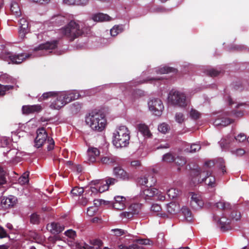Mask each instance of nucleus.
<instances>
[{
  "label": "nucleus",
  "mask_w": 249,
  "mask_h": 249,
  "mask_svg": "<svg viewBox=\"0 0 249 249\" xmlns=\"http://www.w3.org/2000/svg\"><path fill=\"white\" fill-rule=\"evenodd\" d=\"M236 144L237 143H241L245 141L247 139V136L243 133H240L237 136H234Z\"/></svg>",
  "instance_id": "c03bdc74"
},
{
  "label": "nucleus",
  "mask_w": 249,
  "mask_h": 249,
  "mask_svg": "<svg viewBox=\"0 0 249 249\" xmlns=\"http://www.w3.org/2000/svg\"><path fill=\"white\" fill-rule=\"evenodd\" d=\"M138 243L141 245H151L153 242L150 241L149 239H141L138 240Z\"/></svg>",
  "instance_id": "e2e57ef3"
},
{
  "label": "nucleus",
  "mask_w": 249,
  "mask_h": 249,
  "mask_svg": "<svg viewBox=\"0 0 249 249\" xmlns=\"http://www.w3.org/2000/svg\"><path fill=\"white\" fill-rule=\"evenodd\" d=\"M91 184L92 185L98 186V191L99 193H103L107 190L109 188V186L106 183V182L103 180H93L91 182Z\"/></svg>",
  "instance_id": "b1692460"
},
{
  "label": "nucleus",
  "mask_w": 249,
  "mask_h": 249,
  "mask_svg": "<svg viewBox=\"0 0 249 249\" xmlns=\"http://www.w3.org/2000/svg\"><path fill=\"white\" fill-rule=\"evenodd\" d=\"M0 80L4 83H13L14 79L10 75L6 73L1 74L0 76Z\"/></svg>",
  "instance_id": "4c0bfd02"
},
{
  "label": "nucleus",
  "mask_w": 249,
  "mask_h": 249,
  "mask_svg": "<svg viewBox=\"0 0 249 249\" xmlns=\"http://www.w3.org/2000/svg\"><path fill=\"white\" fill-rule=\"evenodd\" d=\"M14 88V86L3 85L0 84V96L4 95L6 91L13 89Z\"/></svg>",
  "instance_id": "79ce46f5"
},
{
  "label": "nucleus",
  "mask_w": 249,
  "mask_h": 249,
  "mask_svg": "<svg viewBox=\"0 0 249 249\" xmlns=\"http://www.w3.org/2000/svg\"><path fill=\"white\" fill-rule=\"evenodd\" d=\"M92 19L94 21H105L110 20V17L107 14L100 13L94 15L92 17Z\"/></svg>",
  "instance_id": "2f4dec72"
},
{
  "label": "nucleus",
  "mask_w": 249,
  "mask_h": 249,
  "mask_svg": "<svg viewBox=\"0 0 249 249\" xmlns=\"http://www.w3.org/2000/svg\"><path fill=\"white\" fill-rule=\"evenodd\" d=\"M176 70L172 68L168 67L167 66H163L162 67L159 68L157 73L161 74L168 73L171 72H175Z\"/></svg>",
  "instance_id": "ea45409f"
},
{
  "label": "nucleus",
  "mask_w": 249,
  "mask_h": 249,
  "mask_svg": "<svg viewBox=\"0 0 249 249\" xmlns=\"http://www.w3.org/2000/svg\"><path fill=\"white\" fill-rule=\"evenodd\" d=\"M214 166L213 161H208L205 163L202 169H196L192 171L193 176L192 181L194 184L200 183L203 182L209 187H213L215 184L214 177L212 175V168Z\"/></svg>",
  "instance_id": "f257e3e1"
},
{
  "label": "nucleus",
  "mask_w": 249,
  "mask_h": 249,
  "mask_svg": "<svg viewBox=\"0 0 249 249\" xmlns=\"http://www.w3.org/2000/svg\"><path fill=\"white\" fill-rule=\"evenodd\" d=\"M97 209L96 208L92 207H89L87 210V214L90 216H92L97 211Z\"/></svg>",
  "instance_id": "69168bd1"
},
{
  "label": "nucleus",
  "mask_w": 249,
  "mask_h": 249,
  "mask_svg": "<svg viewBox=\"0 0 249 249\" xmlns=\"http://www.w3.org/2000/svg\"><path fill=\"white\" fill-rule=\"evenodd\" d=\"M19 24L20 25L18 31L19 36L23 39L29 32V23L26 18H22L19 20Z\"/></svg>",
  "instance_id": "4468645a"
},
{
  "label": "nucleus",
  "mask_w": 249,
  "mask_h": 249,
  "mask_svg": "<svg viewBox=\"0 0 249 249\" xmlns=\"http://www.w3.org/2000/svg\"><path fill=\"white\" fill-rule=\"evenodd\" d=\"M41 109V106L39 105H25L22 106V107L23 114L26 115L35 112H39Z\"/></svg>",
  "instance_id": "dca6fc26"
},
{
  "label": "nucleus",
  "mask_w": 249,
  "mask_h": 249,
  "mask_svg": "<svg viewBox=\"0 0 249 249\" xmlns=\"http://www.w3.org/2000/svg\"><path fill=\"white\" fill-rule=\"evenodd\" d=\"M30 222L33 224H38L39 223V216L36 213H33L30 216Z\"/></svg>",
  "instance_id": "052dcab7"
},
{
  "label": "nucleus",
  "mask_w": 249,
  "mask_h": 249,
  "mask_svg": "<svg viewBox=\"0 0 249 249\" xmlns=\"http://www.w3.org/2000/svg\"><path fill=\"white\" fill-rule=\"evenodd\" d=\"M47 228L51 233L56 234L61 232L64 230V226L58 222H52L47 225Z\"/></svg>",
  "instance_id": "6ab92c4d"
},
{
  "label": "nucleus",
  "mask_w": 249,
  "mask_h": 249,
  "mask_svg": "<svg viewBox=\"0 0 249 249\" xmlns=\"http://www.w3.org/2000/svg\"><path fill=\"white\" fill-rule=\"evenodd\" d=\"M175 158L171 153H167L163 156L162 160L167 162L175 161Z\"/></svg>",
  "instance_id": "5fc2aeb1"
},
{
  "label": "nucleus",
  "mask_w": 249,
  "mask_h": 249,
  "mask_svg": "<svg viewBox=\"0 0 249 249\" xmlns=\"http://www.w3.org/2000/svg\"><path fill=\"white\" fill-rule=\"evenodd\" d=\"M63 97V100L66 102V104L71 102V101L76 99L79 97V94L74 92H63L60 93Z\"/></svg>",
  "instance_id": "4be33fe9"
},
{
  "label": "nucleus",
  "mask_w": 249,
  "mask_h": 249,
  "mask_svg": "<svg viewBox=\"0 0 249 249\" xmlns=\"http://www.w3.org/2000/svg\"><path fill=\"white\" fill-rule=\"evenodd\" d=\"M181 212L186 220L191 222L193 220V216L190 210L186 207H183L181 209Z\"/></svg>",
  "instance_id": "72a5a7b5"
},
{
  "label": "nucleus",
  "mask_w": 249,
  "mask_h": 249,
  "mask_svg": "<svg viewBox=\"0 0 249 249\" xmlns=\"http://www.w3.org/2000/svg\"><path fill=\"white\" fill-rule=\"evenodd\" d=\"M244 115V113L241 111H234L231 113L226 114L230 118H232L235 120V118H238L242 117Z\"/></svg>",
  "instance_id": "49530a36"
},
{
  "label": "nucleus",
  "mask_w": 249,
  "mask_h": 249,
  "mask_svg": "<svg viewBox=\"0 0 249 249\" xmlns=\"http://www.w3.org/2000/svg\"><path fill=\"white\" fill-rule=\"evenodd\" d=\"M217 208L223 210H228L231 208V205L229 203L225 201H219L216 203Z\"/></svg>",
  "instance_id": "37998d69"
},
{
  "label": "nucleus",
  "mask_w": 249,
  "mask_h": 249,
  "mask_svg": "<svg viewBox=\"0 0 249 249\" xmlns=\"http://www.w3.org/2000/svg\"><path fill=\"white\" fill-rule=\"evenodd\" d=\"M168 100L172 105L180 107H185L187 105L185 94L178 90L171 91L169 94Z\"/></svg>",
  "instance_id": "39448f33"
},
{
  "label": "nucleus",
  "mask_w": 249,
  "mask_h": 249,
  "mask_svg": "<svg viewBox=\"0 0 249 249\" xmlns=\"http://www.w3.org/2000/svg\"><path fill=\"white\" fill-rule=\"evenodd\" d=\"M90 243L92 246L86 244L84 246L85 249H98L103 245L102 241L99 239H93L90 240Z\"/></svg>",
  "instance_id": "c85d7f7f"
},
{
  "label": "nucleus",
  "mask_w": 249,
  "mask_h": 249,
  "mask_svg": "<svg viewBox=\"0 0 249 249\" xmlns=\"http://www.w3.org/2000/svg\"><path fill=\"white\" fill-rule=\"evenodd\" d=\"M223 150H229L236 146L234 136L229 135L223 138L219 142Z\"/></svg>",
  "instance_id": "6e6552de"
},
{
  "label": "nucleus",
  "mask_w": 249,
  "mask_h": 249,
  "mask_svg": "<svg viewBox=\"0 0 249 249\" xmlns=\"http://www.w3.org/2000/svg\"><path fill=\"white\" fill-rule=\"evenodd\" d=\"M167 211L171 214H175L180 210V206L178 204L171 202L167 205Z\"/></svg>",
  "instance_id": "a878e982"
},
{
  "label": "nucleus",
  "mask_w": 249,
  "mask_h": 249,
  "mask_svg": "<svg viewBox=\"0 0 249 249\" xmlns=\"http://www.w3.org/2000/svg\"><path fill=\"white\" fill-rule=\"evenodd\" d=\"M58 44V41L53 40L51 42H46L45 43L40 44L38 47L35 48V51L42 50H53L56 48Z\"/></svg>",
  "instance_id": "412c9836"
},
{
  "label": "nucleus",
  "mask_w": 249,
  "mask_h": 249,
  "mask_svg": "<svg viewBox=\"0 0 249 249\" xmlns=\"http://www.w3.org/2000/svg\"><path fill=\"white\" fill-rule=\"evenodd\" d=\"M141 209V205L139 204L134 203L131 204L129 207L128 212H124L121 213L122 217H124L128 219L133 217L134 214H138Z\"/></svg>",
  "instance_id": "ddd939ff"
},
{
  "label": "nucleus",
  "mask_w": 249,
  "mask_h": 249,
  "mask_svg": "<svg viewBox=\"0 0 249 249\" xmlns=\"http://www.w3.org/2000/svg\"><path fill=\"white\" fill-rule=\"evenodd\" d=\"M213 218L214 220L217 221V223L221 225V229L225 228L226 226L229 225L231 222V220L230 219L227 218L224 216H222L217 220L216 219L215 216L213 217Z\"/></svg>",
  "instance_id": "473e14b6"
},
{
  "label": "nucleus",
  "mask_w": 249,
  "mask_h": 249,
  "mask_svg": "<svg viewBox=\"0 0 249 249\" xmlns=\"http://www.w3.org/2000/svg\"><path fill=\"white\" fill-rule=\"evenodd\" d=\"M113 174L117 178L123 181L129 180L131 177L129 174L121 166H117L113 168Z\"/></svg>",
  "instance_id": "f8f14e48"
},
{
  "label": "nucleus",
  "mask_w": 249,
  "mask_h": 249,
  "mask_svg": "<svg viewBox=\"0 0 249 249\" xmlns=\"http://www.w3.org/2000/svg\"><path fill=\"white\" fill-rule=\"evenodd\" d=\"M86 124L94 131L102 132L107 124L105 115L100 111H93L86 117Z\"/></svg>",
  "instance_id": "f03ea898"
},
{
  "label": "nucleus",
  "mask_w": 249,
  "mask_h": 249,
  "mask_svg": "<svg viewBox=\"0 0 249 249\" xmlns=\"http://www.w3.org/2000/svg\"><path fill=\"white\" fill-rule=\"evenodd\" d=\"M153 177H151L149 173L143 174L139 176L137 179L138 185L145 186L151 188L155 185L156 181L153 180Z\"/></svg>",
  "instance_id": "1a4fd4ad"
},
{
  "label": "nucleus",
  "mask_w": 249,
  "mask_h": 249,
  "mask_svg": "<svg viewBox=\"0 0 249 249\" xmlns=\"http://www.w3.org/2000/svg\"><path fill=\"white\" fill-rule=\"evenodd\" d=\"M180 193V191L175 188H171L167 190V194L168 196L171 198L177 197Z\"/></svg>",
  "instance_id": "58836bf2"
},
{
  "label": "nucleus",
  "mask_w": 249,
  "mask_h": 249,
  "mask_svg": "<svg viewBox=\"0 0 249 249\" xmlns=\"http://www.w3.org/2000/svg\"><path fill=\"white\" fill-rule=\"evenodd\" d=\"M201 148L199 143H193L184 149V151L189 153H195L198 151Z\"/></svg>",
  "instance_id": "f704fd0d"
},
{
  "label": "nucleus",
  "mask_w": 249,
  "mask_h": 249,
  "mask_svg": "<svg viewBox=\"0 0 249 249\" xmlns=\"http://www.w3.org/2000/svg\"><path fill=\"white\" fill-rule=\"evenodd\" d=\"M117 161V158L112 155L109 156H104L101 158L100 162L106 165H113Z\"/></svg>",
  "instance_id": "bb28decb"
},
{
  "label": "nucleus",
  "mask_w": 249,
  "mask_h": 249,
  "mask_svg": "<svg viewBox=\"0 0 249 249\" xmlns=\"http://www.w3.org/2000/svg\"><path fill=\"white\" fill-rule=\"evenodd\" d=\"M18 199L14 196L9 195L8 196H3L1 198L0 205L1 207L7 210L13 208L17 203Z\"/></svg>",
  "instance_id": "9d476101"
},
{
  "label": "nucleus",
  "mask_w": 249,
  "mask_h": 249,
  "mask_svg": "<svg viewBox=\"0 0 249 249\" xmlns=\"http://www.w3.org/2000/svg\"><path fill=\"white\" fill-rule=\"evenodd\" d=\"M241 217V214L237 212H233L231 216V218L237 221L240 219Z\"/></svg>",
  "instance_id": "774afa93"
},
{
  "label": "nucleus",
  "mask_w": 249,
  "mask_h": 249,
  "mask_svg": "<svg viewBox=\"0 0 249 249\" xmlns=\"http://www.w3.org/2000/svg\"><path fill=\"white\" fill-rule=\"evenodd\" d=\"M118 180L117 178H107L105 182L108 185V186L111 185H114L115 183H117Z\"/></svg>",
  "instance_id": "0e129e2a"
},
{
  "label": "nucleus",
  "mask_w": 249,
  "mask_h": 249,
  "mask_svg": "<svg viewBox=\"0 0 249 249\" xmlns=\"http://www.w3.org/2000/svg\"><path fill=\"white\" fill-rule=\"evenodd\" d=\"M84 188L82 187H75L71 191V193L75 196H81L84 193Z\"/></svg>",
  "instance_id": "3c124183"
},
{
  "label": "nucleus",
  "mask_w": 249,
  "mask_h": 249,
  "mask_svg": "<svg viewBox=\"0 0 249 249\" xmlns=\"http://www.w3.org/2000/svg\"><path fill=\"white\" fill-rule=\"evenodd\" d=\"M10 10L12 14L16 18L19 17L21 15L20 9L18 3L12 2L11 4Z\"/></svg>",
  "instance_id": "c756f323"
},
{
  "label": "nucleus",
  "mask_w": 249,
  "mask_h": 249,
  "mask_svg": "<svg viewBox=\"0 0 249 249\" xmlns=\"http://www.w3.org/2000/svg\"><path fill=\"white\" fill-rule=\"evenodd\" d=\"M30 56L31 54L29 53H21L11 55L9 56V59L13 64H19L30 57Z\"/></svg>",
  "instance_id": "2eb2a0df"
},
{
  "label": "nucleus",
  "mask_w": 249,
  "mask_h": 249,
  "mask_svg": "<svg viewBox=\"0 0 249 249\" xmlns=\"http://www.w3.org/2000/svg\"><path fill=\"white\" fill-rule=\"evenodd\" d=\"M122 32V28L119 26H114L110 30V34L112 36H116Z\"/></svg>",
  "instance_id": "bf43d9fd"
},
{
  "label": "nucleus",
  "mask_w": 249,
  "mask_h": 249,
  "mask_svg": "<svg viewBox=\"0 0 249 249\" xmlns=\"http://www.w3.org/2000/svg\"><path fill=\"white\" fill-rule=\"evenodd\" d=\"M55 97L56 98L51 103L50 107L52 109H59L66 105V102L62 99L63 97L60 93L57 92V94Z\"/></svg>",
  "instance_id": "f3484780"
},
{
  "label": "nucleus",
  "mask_w": 249,
  "mask_h": 249,
  "mask_svg": "<svg viewBox=\"0 0 249 249\" xmlns=\"http://www.w3.org/2000/svg\"><path fill=\"white\" fill-rule=\"evenodd\" d=\"M201 116V114L196 110L192 109L190 112V116L193 119H197Z\"/></svg>",
  "instance_id": "13d9d810"
},
{
  "label": "nucleus",
  "mask_w": 249,
  "mask_h": 249,
  "mask_svg": "<svg viewBox=\"0 0 249 249\" xmlns=\"http://www.w3.org/2000/svg\"><path fill=\"white\" fill-rule=\"evenodd\" d=\"M175 121L178 124H182L185 120L184 115L181 112H177L175 116Z\"/></svg>",
  "instance_id": "864d4df0"
},
{
  "label": "nucleus",
  "mask_w": 249,
  "mask_h": 249,
  "mask_svg": "<svg viewBox=\"0 0 249 249\" xmlns=\"http://www.w3.org/2000/svg\"><path fill=\"white\" fill-rule=\"evenodd\" d=\"M129 140V131L125 126H119L113 133V142L117 148L127 146Z\"/></svg>",
  "instance_id": "20e7f679"
},
{
  "label": "nucleus",
  "mask_w": 249,
  "mask_h": 249,
  "mask_svg": "<svg viewBox=\"0 0 249 249\" xmlns=\"http://www.w3.org/2000/svg\"><path fill=\"white\" fill-rule=\"evenodd\" d=\"M29 173L26 172L24 173L21 177L18 178V182L20 184L24 185L29 182L28 177Z\"/></svg>",
  "instance_id": "603ef678"
},
{
  "label": "nucleus",
  "mask_w": 249,
  "mask_h": 249,
  "mask_svg": "<svg viewBox=\"0 0 249 249\" xmlns=\"http://www.w3.org/2000/svg\"><path fill=\"white\" fill-rule=\"evenodd\" d=\"M164 106L161 100H157V116L160 117L161 115Z\"/></svg>",
  "instance_id": "a18cd8bd"
},
{
  "label": "nucleus",
  "mask_w": 249,
  "mask_h": 249,
  "mask_svg": "<svg viewBox=\"0 0 249 249\" xmlns=\"http://www.w3.org/2000/svg\"><path fill=\"white\" fill-rule=\"evenodd\" d=\"M126 199L122 196H116L114 197V202L112 203L114 209L122 210L125 207V202Z\"/></svg>",
  "instance_id": "aec40b11"
},
{
  "label": "nucleus",
  "mask_w": 249,
  "mask_h": 249,
  "mask_svg": "<svg viewBox=\"0 0 249 249\" xmlns=\"http://www.w3.org/2000/svg\"><path fill=\"white\" fill-rule=\"evenodd\" d=\"M191 195L190 203L191 206L195 209H199L204 206V201L201 196L194 192L190 193Z\"/></svg>",
  "instance_id": "9b49d317"
},
{
  "label": "nucleus",
  "mask_w": 249,
  "mask_h": 249,
  "mask_svg": "<svg viewBox=\"0 0 249 249\" xmlns=\"http://www.w3.org/2000/svg\"><path fill=\"white\" fill-rule=\"evenodd\" d=\"M48 138V134L44 127L37 129L36 137L35 139V146L36 148L41 147Z\"/></svg>",
  "instance_id": "0eeeda50"
},
{
  "label": "nucleus",
  "mask_w": 249,
  "mask_h": 249,
  "mask_svg": "<svg viewBox=\"0 0 249 249\" xmlns=\"http://www.w3.org/2000/svg\"><path fill=\"white\" fill-rule=\"evenodd\" d=\"M230 152L232 155L236 157H242L245 154L246 151L242 148H238L236 149L233 148L231 149Z\"/></svg>",
  "instance_id": "c9c22d12"
},
{
  "label": "nucleus",
  "mask_w": 249,
  "mask_h": 249,
  "mask_svg": "<svg viewBox=\"0 0 249 249\" xmlns=\"http://www.w3.org/2000/svg\"><path fill=\"white\" fill-rule=\"evenodd\" d=\"M137 128L143 136L150 138L152 134L150 132L148 126L144 124H140L137 125Z\"/></svg>",
  "instance_id": "393cba45"
},
{
  "label": "nucleus",
  "mask_w": 249,
  "mask_h": 249,
  "mask_svg": "<svg viewBox=\"0 0 249 249\" xmlns=\"http://www.w3.org/2000/svg\"><path fill=\"white\" fill-rule=\"evenodd\" d=\"M170 129L169 125L165 123H163L158 126V130L162 134H166Z\"/></svg>",
  "instance_id": "a19ab883"
},
{
  "label": "nucleus",
  "mask_w": 249,
  "mask_h": 249,
  "mask_svg": "<svg viewBox=\"0 0 249 249\" xmlns=\"http://www.w3.org/2000/svg\"><path fill=\"white\" fill-rule=\"evenodd\" d=\"M234 120L230 118L227 116L217 118L213 122V124L215 126H226L231 124L233 123Z\"/></svg>",
  "instance_id": "a211bd4d"
},
{
  "label": "nucleus",
  "mask_w": 249,
  "mask_h": 249,
  "mask_svg": "<svg viewBox=\"0 0 249 249\" xmlns=\"http://www.w3.org/2000/svg\"><path fill=\"white\" fill-rule=\"evenodd\" d=\"M87 154L89 157L88 160L93 163L96 161V158L99 156L100 152L96 148L90 147L88 150Z\"/></svg>",
  "instance_id": "5701e85b"
},
{
  "label": "nucleus",
  "mask_w": 249,
  "mask_h": 249,
  "mask_svg": "<svg viewBox=\"0 0 249 249\" xmlns=\"http://www.w3.org/2000/svg\"><path fill=\"white\" fill-rule=\"evenodd\" d=\"M65 235L70 237L74 238V237L76 236V233L74 231H73L72 230H68L66 231H65Z\"/></svg>",
  "instance_id": "338daca9"
},
{
  "label": "nucleus",
  "mask_w": 249,
  "mask_h": 249,
  "mask_svg": "<svg viewBox=\"0 0 249 249\" xmlns=\"http://www.w3.org/2000/svg\"><path fill=\"white\" fill-rule=\"evenodd\" d=\"M6 172L0 166V185L4 184L6 182Z\"/></svg>",
  "instance_id": "8fccbe9b"
},
{
  "label": "nucleus",
  "mask_w": 249,
  "mask_h": 249,
  "mask_svg": "<svg viewBox=\"0 0 249 249\" xmlns=\"http://www.w3.org/2000/svg\"><path fill=\"white\" fill-rule=\"evenodd\" d=\"M143 82L141 81H132L127 83H125L123 85V87L125 89L124 94H126L127 91L131 92V98L132 99H135L139 97L143 96L144 95V91L140 89H131L133 86H136L139 84H142Z\"/></svg>",
  "instance_id": "423d86ee"
},
{
  "label": "nucleus",
  "mask_w": 249,
  "mask_h": 249,
  "mask_svg": "<svg viewBox=\"0 0 249 249\" xmlns=\"http://www.w3.org/2000/svg\"><path fill=\"white\" fill-rule=\"evenodd\" d=\"M148 106L149 110L153 111V114L156 112V99L155 98L150 99L148 102Z\"/></svg>",
  "instance_id": "6e6d98bb"
},
{
  "label": "nucleus",
  "mask_w": 249,
  "mask_h": 249,
  "mask_svg": "<svg viewBox=\"0 0 249 249\" xmlns=\"http://www.w3.org/2000/svg\"><path fill=\"white\" fill-rule=\"evenodd\" d=\"M111 231L114 233V235L116 236H120L127 233V231L120 229H112Z\"/></svg>",
  "instance_id": "4d7b16f0"
},
{
  "label": "nucleus",
  "mask_w": 249,
  "mask_h": 249,
  "mask_svg": "<svg viewBox=\"0 0 249 249\" xmlns=\"http://www.w3.org/2000/svg\"><path fill=\"white\" fill-rule=\"evenodd\" d=\"M155 189L154 188H147L143 191V196L146 200L152 199V197H154L155 195Z\"/></svg>",
  "instance_id": "7c9ffc66"
},
{
  "label": "nucleus",
  "mask_w": 249,
  "mask_h": 249,
  "mask_svg": "<svg viewBox=\"0 0 249 249\" xmlns=\"http://www.w3.org/2000/svg\"><path fill=\"white\" fill-rule=\"evenodd\" d=\"M59 31L70 41H73L83 34L79 24L74 20L70 21L67 25L61 28Z\"/></svg>",
  "instance_id": "7ed1b4c3"
},
{
  "label": "nucleus",
  "mask_w": 249,
  "mask_h": 249,
  "mask_svg": "<svg viewBox=\"0 0 249 249\" xmlns=\"http://www.w3.org/2000/svg\"><path fill=\"white\" fill-rule=\"evenodd\" d=\"M57 94V92L56 91H49L44 93L42 96L39 98V100L42 101L44 100L48 99L52 97H55Z\"/></svg>",
  "instance_id": "e433bc0d"
},
{
  "label": "nucleus",
  "mask_w": 249,
  "mask_h": 249,
  "mask_svg": "<svg viewBox=\"0 0 249 249\" xmlns=\"http://www.w3.org/2000/svg\"><path fill=\"white\" fill-rule=\"evenodd\" d=\"M109 204L108 201H107L102 199H95L94 200V205L96 207H98L99 206L104 204V205H107Z\"/></svg>",
  "instance_id": "680f3d73"
},
{
  "label": "nucleus",
  "mask_w": 249,
  "mask_h": 249,
  "mask_svg": "<svg viewBox=\"0 0 249 249\" xmlns=\"http://www.w3.org/2000/svg\"><path fill=\"white\" fill-rule=\"evenodd\" d=\"M119 249H145L142 246L136 244H133L128 247L121 244L118 246Z\"/></svg>",
  "instance_id": "09e8293b"
},
{
  "label": "nucleus",
  "mask_w": 249,
  "mask_h": 249,
  "mask_svg": "<svg viewBox=\"0 0 249 249\" xmlns=\"http://www.w3.org/2000/svg\"><path fill=\"white\" fill-rule=\"evenodd\" d=\"M52 22L56 26L62 25L68 21V19L63 16L57 15L53 17L52 19Z\"/></svg>",
  "instance_id": "cd10ccee"
},
{
  "label": "nucleus",
  "mask_w": 249,
  "mask_h": 249,
  "mask_svg": "<svg viewBox=\"0 0 249 249\" xmlns=\"http://www.w3.org/2000/svg\"><path fill=\"white\" fill-rule=\"evenodd\" d=\"M175 162L177 166H182L186 163V159L182 156H178L175 160Z\"/></svg>",
  "instance_id": "de8ad7c7"
}]
</instances>
